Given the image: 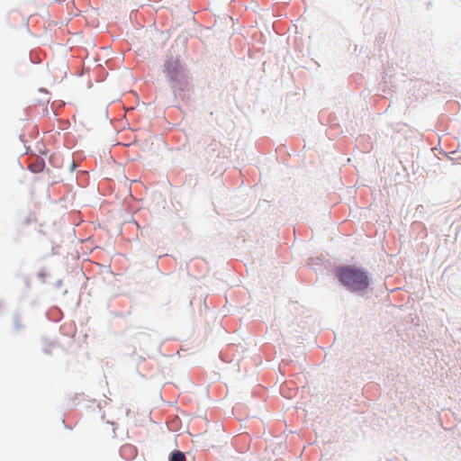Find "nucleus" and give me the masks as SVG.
<instances>
[{"instance_id": "1", "label": "nucleus", "mask_w": 461, "mask_h": 461, "mask_svg": "<svg viewBox=\"0 0 461 461\" xmlns=\"http://www.w3.org/2000/svg\"><path fill=\"white\" fill-rule=\"evenodd\" d=\"M338 276L340 282L351 291H361L368 286L366 274L354 267H343L339 269Z\"/></svg>"}, {"instance_id": "2", "label": "nucleus", "mask_w": 461, "mask_h": 461, "mask_svg": "<svg viewBox=\"0 0 461 461\" xmlns=\"http://www.w3.org/2000/svg\"><path fill=\"white\" fill-rule=\"evenodd\" d=\"M165 73L174 89L181 88L185 82L179 59L176 58H170L166 61Z\"/></svg>"}, {"instance_id": "3", "label": "nucleus", "mask_w": 461, "mask_h": 461, "mask_svg": "<svg viewBox=\"0 0 461 461\" xmlns=\"http://www.w3.org/2000/svg\"><path fill=\"white\" fill-rule=\"evenodd\" d=\"M170 461H185V456L182 452L175 451L170 456Z\"/></svg>"}, {"instance_id": "4", "label": "nucleus", "mask_w": 461, "mask_h": 461, "mask_svg": "<svg viewBox=\"0 0 461 461\" xmlns=\"http://www.w3.org/2000/svg\"><path fill=\"white\" fill-rule=\"evenodd\" d=\"M43 167V165L41 163H38V164H31L30 165V169L32 171V172H39L42 169Z\"/></svg>"}]
</instances>
